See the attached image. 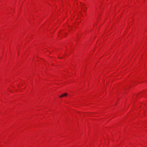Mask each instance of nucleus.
<instances>
[{"mask_svg": "<svg viewBox=\"0 0 147 147\" xmlns=\"http://www.w3.org/2000/svg\"><path fill=\"white\" fill-rule=\"evenodd\" d=\"M67 93H64V94H63L62 95L60 96H59V97L61 98L63 96H67Z\"/></svg>", "mask_w": 147, "mask_h": 147, "instance_id": "1", "label": "nucleus"}, {"mask_svg": "<svg viewBox=\"0 0 147 147\" xmlns=\"http://www.w3.org/2000/svg\"><path fill=\"white\" fill-rule=\"evenodd\" d=\"M83 10L84 11L86 12V10L85 9H84Z\"/></svg>", "mask_w": 147, "mask_h": 147, "instance_id": "2", "label": "nucleus"}]
</instances>
